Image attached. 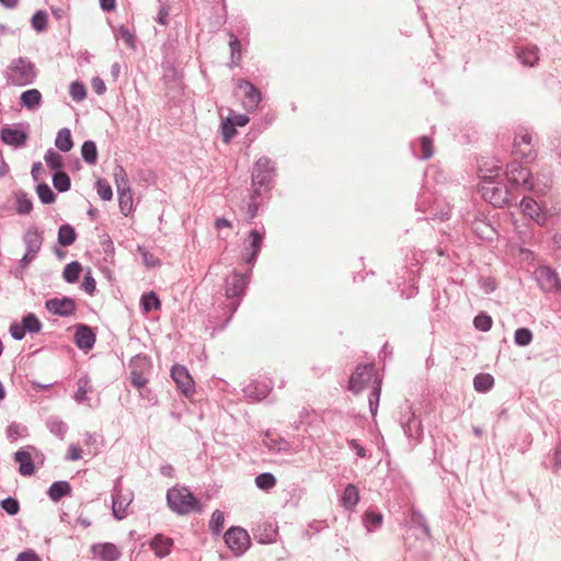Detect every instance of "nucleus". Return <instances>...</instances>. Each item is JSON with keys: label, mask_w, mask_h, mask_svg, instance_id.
<instances>
[{"label": "nucleus", "mask_w": 561, "mask_h": 561, "mask_svg": "<svg viewBox=\"0 0 561 561\" xmlns=\"http://www.w3.org/2000/svg\"><path fill=\"white\" fill-rule=\"evenodd\" d=\"M171 546H172V540L168 537H164L161 534L156 535L150 542L151 549L154 551L156 556L159 558L167 557L170 553Z\"/></svg>", "instance_id": "bb28decb"}, {"label": "nucleus", "mask_w": 561, "mask_h": 561, "mask_svg": "<svg viewBox=\"0 0 561 561\" xmlns=\"http://www.w3.org/2000/svg\"><path fill=\"white\" fill-rule=\"evenodd\" d=\"M69 93L72 100L80 102L87 96V89L82 82L75 81L70 84Z\"/></svg>", "instance_id": "864d4df0"}, {"label": "nucleus", "mask_w": 561, "mask_h": 561, "mask_svg": "<svg viewBox=\"0 0 561 561\" xmlns=\"http://www.w3.org/2000/svg\"><path fill=\"white\" fill-rule=\"evenodd\" d=\"M78 389L75 393V400L78 403H83L88 400V392L91 391L90 378L88 376H82L78 379Z\"/></svg>", "instance_id": "c9c22d12"}, {"label": "nucleus", "mask_w": 561, "mask_h": 561, "mask_svg": "<svg viewBox=\"0 0 561 561\" xmlns=\"http://www.w3.org/2000/svg\"><path fill=\"white\" fill-rule=\"evenodd\" d=\"M171 377L184 396L190 397L195 392V382L185 366L180 364L173 365Z\"/></svg>", "instance_id": "dca6fc26"}, {"label": "nucleus", "mask_w": 561, "mask_h": 561, "mask_svg": "<svg viewBox=\"0 0 561 561\" xmlns=\"http://www.w3.org/2000/svg\"><path fill=\"white\" fill-rule=\"evenodd\" d=\"M21 323L28 333H38L43 327L39 319L32 312L25 314Z\"/></svg>", "instance_id": "a19ab883"}, {"label": "nucleus", "mask_w": 561, "mask_h": 561, "mask_svg": "<svg viewBox=\"0 0 561 561\" xmlns=\"http://www.w3.org/2000/svg\"><path fill=\"white\" fill-rule=\"evenodd\" d=\"M119 37L131 48H135V36L124 25H122L118 30Z\"/></svg>", "instance_id": "680f3d73"}, {"label": "nucleus", "mask_w": 561, "mask_h": 561, "mask_svg": "<svg viewBox=\"0 0 561 561\" xmlns=\"http://www.w3.org/2000/svg\"><path fill=\"white\" fill-rule=\"evenodd\" d=\"M36 193L43 204H51L55 202L56 195L50 186L46 183H39L36 186Z\"/></svg>", "instance_id": "49530a36"}, {"label": "nucleus", "mask_w": 561, "mask_h": 561, "mask_svg": "<svg viewBox=\"0 0 561 561\" xmlns=\"http://www.w3.org/2000/svg\"><path fill=\"white\" fill-rule=\"evenodd\" d=\"M77 239L76 230L72 226L65 224L58 229V243L62 247H69L73 244Z\"/></svg>", "instance_id": "7c9ffc66"}, {"label": "nucleus", "mask_w": 561, "mask_h": 561, "mask_svg": "<svg viewBox=\"0 0 561 561\" xmlns=\"http://www.w3.org/2000/svg\"><path fill=\"white\" fill-rule=\"evenodd\" d=\"M270 392V388L266 385H249L245 389V393L256 400L264 399Z\"/></svg>", "instance_id": "603ef678"}, {"label": "nucleus", "mask_w": 561, "mask_h": 561, "mask_svg": "<svg viewBox=\"0 0 561 561\" xmlns=\"http://www.w3.org/2000/svg\"><path fill=\"white\" fill-rule=\"evenodd\" d=\"M416 207L420 211L425 214L426 220L439 219L444 221L450 217V208L448 206L440 207L438 199L433 197L428 192H423L419 196Z\"/></svg>", "instance_id": "0eeeda50"}, {"label": "nucleus", "mask_w": 561, "mask_h": 561, "mask_svg": "<svg viewBox=\"0 0 561 561\" xmlns=\"http://www.w3.org/2000/svg\"><path fill=\"white\" fill-rule=\"evenodd\" d=\"M115 184L118 191H127L130 190L129 181L127 178V173L123 167L117 165L114 171Z\"/></svg>", "instance_id": "de8ad7c7"}, {"label": "nucleus", "mask_w": 561, "mask_h": 561, "mask_svg": "<svg viewBox=\"0 0 561 561\" xmlns=\"http://www.w3.org/2000/svg\"><path fill=\"white\" fill-rule=\"evenodd\" d=\"M82 288L85 293L92 295L96 288L95 279L91 275H87L82 282Z\"/></svg>", "instance_id": "0e129e2a"}, {"label": "nucleus", "mask_w": 561, "mask_h": 561, "mask_svg": "<svg viewBox=\"0 0 561 561\" xmlns=\"http://www.w3.org/2000/svg\"><path fill=\"white\" fill-rule=\"evenodd\" d=\"M55 145L62 152H68L71 150V148L73 146V141H72L71 131L69 128H66V127L61 128L57 133Z\"/></svg>", "instance_id": "2f4dec72"}, {"label": "nucleus", "mask_w": 561, "mask_h": 561, "mask_svg": "<svg viewBox=\"0 0 561 561\" xmlns=\"http://www.w3.org/2000/svg\"><path fill=\"white\" fill-rule=\"evenodd\" d=\"M81 457H82L81 449L77 445L71 444L68 448L66 459L70 460V461H76V460L81 459Z\"/></svg>", "instance_id": "69168bd1"}, {"label": "nucleus", "mask_w": 561, "mask_h": 561, "mask_svg": "<svg viewBox=\"0 0 561 561\" xmlns=\"http://www.w3.org/2000/svg\"><path fill=\"white\" fill-rule=\"evenodd\" d=\"M225 523V516L224 513L219 510H216L213 515L209 523L210 529L214 531V534H219L224 528Z\"/></svg>", "instance_id": "4d7b16f0"}, {"label": "nucleus", "mask_w": 561, "mask_h": 561, "mask_svg": "<svg viewBox=\"0 0 561 561\" xmlns=\"http://www.w3.org/2000/svg\"><path fill=\"white\" fill-rule=\"evenodd\" d=\"M140 305L145 312L159 310L161 308V301L154 291L144 294L140 298Z\"/></svg>", "instance_id": "72a5a7b5"}, {"label": "nucleus", "mask_w": 561, "mask_h": 561, "mask_svg": "<svg viewBox=\"0 0 561 561\" xmlns=\"http://www.w3.org/2000/svg\"><path fill=\"white\" fill-rule=\"evenodd\" d=\"M363 522L368 531H374L381 526L382 515L380 513L366 512Z\"/></svg>", "instance_id": "a18cd8bd"}, {"label": "nucleus", "mask_w": 561, "mask_h": 561, "mask_svg": "<svg viewBox=\"0 0 561 561\" xmlns=\"http://www.w3.org/2000/svg\"><path fill=\"white\" fill-rule=\"evenodd\" d=\"M76 345L83 351H89L94 346L95 334L90 327L78 324L75 333Z\"/></svg>", "instance_id": "aec40b11"}, {"label": "nucleus", "mask_w": 561, "mask_h": 561, "mask_svg": "<svg viewBox=\"0 0 561 561\" xmlns=\"http://www.w3.org/2000/svg\"><path fill=\"white\" fill-rule=\"evenodd\" d=\"M81 271V264L77 261H73L65 266L62 272L64 279L70 284L76 283L80 276Z\"/></svg>", "instance_id": "58836bf2"}, {"label": "nucleus", "mask_w": 561, "mask_h": 561, "mask_svg": "<svg viewBox=\"0 0 561 561\" xmlns=\"http://www.w3.org/2000/svg\"><path fill=\"white\" fill-rule=\"evenodd\" d=\"M513 153L526 161H533L536 158L535 144L533 142V135L528 130H524L514 138Z\"/></svg>", "instance_id": "ddd939ff"}, {"label": "nucleus", "mask_w": 561, "mask_h": 561, "mask_svg": "<svg viewBox=\"0 0 561 561\" xmlns=\"http://www.w3.org/2000/svg\"><path fill=\"white\" fill-rule=\"evenodd\" d=\"M46 426L51 434L60 439H64L66 433L68 432L67 424L57 416L48 417L46 421Z\"/></svg>", "instance_id": "473e14b6"}, {"label": "nucleus", "mask_w": 561, "mask_h": 561, "mask_svg": "<svg viewBox=\"0 0 561 561\" xmlns=\"http://www.w3.org/2000/svg\"><path fill=\"white\" fill-rule=\"evenodd\" d=\"M130 383L141 389L148 383V379L145 376V371L150 368V362L146 355H137L133 357L130 362Z\"/></svg>", "instance_id": "2eb2a0df"}, {"label": "nucleus", "mask_w": 561, "mask_h": 561, "mask_svg": "<svg viewBox=\"0 0 561 561\" xmlns=\"http://www.w3.org/2000/svg\"><path fill=\"white\" fill-rule=\"evenodd\" d=\"M167 502L171 511L179 515H187L194 511H201L198 500L185 486H173L167 492Z\"/></svg>", "instance_id": "7ed1b4c3"}, {"label": "nucleus", "mask_w": 561, "mask_h": 561, "mask_svg": "<svg viewBox=\"0 0 561 561\" xmlns=\"http://www.w3.org/2000/svg\"><path fill=\"white\" fill-rule=\"evenodd\" d=\"M21 105L27 110H35L42 103V93L37 89H31L22 92L20 96Z\"/></svg>", "instance_id": "c756f323"}, {"label": "nucleus", "mask_w": 561, "mask_h": 561, "mask_svg": "<svg viewBox=\"0 0 561 561\" xmlns=\"http://www.w3.org/2000/svg\"><path fill=\"white\" fill-rule=\"evenodd\" d=\"M35 65L25 57H19L11 61L7 71V80L10 84L24 87L32 84L36 79Z\"/></svg>", "instance_id": "20e7f679"}, {"label": "nucleus", "mask_w": 561, "mask_h": 561, "mask_svg": "<svg viewBox=\"0 0 561 561\" xmlns=\"http://www.w3.org/2000/svg\"><path fill=\"white\" fill-rule=\"evenodd\" d=\"M91 551L102 561H117L121 557L118 548L111 542L94 543L91 547Z\"/></svg>", "instance_id": "412c9836"}, {"label": "nucleus", "mask_w": 561, "mask_h": 561, "mask_svg": "<svg viewBox=\"0 0 561 561\" xmlns=\"http://www.w3.org/2000/svg\"><path fill=\"white\" fill-rule=\"evenodd\" d=\"M45 162L47 167L55 172H61L64 168L62 157L53 149H48L45 153Z\"/></svg>", "instance_id": "e433bc0d"}, {"label": "nucleus", "mask_w": 561, "mask_h": 561, "mask_svg": "<svg viewBox=\"0 0 561 561\" xmlns=\"http://www.w3.org/2000/svg\"><path fill=\"white\" fill-rule=\"evenodd\" d=\"M15 561H41V559L33 550H26L21 552Z\"/></svg>", "instance_id": "338daca9"}, {"label": "nucleus", "mask_w": 561, "mask_h": 561, "mask_svg": "<svg viewBox=\"0 0 561 561\" xmlns=\"http://www.w3.org/2000/svg\"><path fill=\"white\" fill-rule=\"evenodd\" d=\"M133 499L134 493L130 490H123L118 483L115 484L112 494V511L115 518L121 520L126 517L127 508Z\"/></svg>", "instance_id": "f8f14e48"}, {"label": "nucleus", "mask_w": 561, "mask_h": 561, "mask_svg": "<svg viewBox=\"0 0 561 561\" xmlns=\"http://www.w3.org/2000/svg\"><path fill=\"white\" fill-rule=\"evenodd\" d=\"M1 508L5 511L9 515L14 516L20 511V503L14 497H5L0 502Z\"/></svg>", "instance_id": "6e6d98bb"}, {"label": "nucleus", "mask_w": 561, "mask_h": 561, "mask_svg": "<svg viewBox=\"0 0 561 561\" xmlns=\"http://www.w3.org/2000/svg\"><path fill=\"white\" fill-rule=\"evenodd\" d=\"M419 147H420V152L416 151V144L415 142L411 144V149L415 157L423 159V160H427L433 156V153H434L433 140L430 137H427V136L421 137L419 139Z\"/></svg>", "instance_id": "c85d7f7f"}, {"label": "nucleus", "mask_w": 561, "mask_h": 561, "mask_svg": "<svg viewBox=\"0 0 561 561\" xmlns=\"http://www.w3.org/2000/svg\"><path fill=\"white\" fill-rule=\"evenodd\" d=\"M229 46L231 50V59L234 62L236 60H239L241 57L240 48L241 44L237 36L233 34L230 35Z\"/></svg>", "instance_id": "052dcab7"}, {"label": "nucleus", "mask_w": 561, "mask_h": 561, "mask_svg": "<svg viewBox=\"0 0 561 561\" xmlns=\"http://www.w3.org/2000/svg\"><path fill=\"white\" fill-rule=\"evenodd\" d=\"M237 87L243 91V94L245 98L244 107L248 111L255 110L262 100L260 90L255 85H253L251 82H249L244 79H239L237 81Z\"/></svg>", "instance_id": "6ab92c4d"}, {"label": "nucleus", "mask_w": 561, "mask_h": 561, "mask_svg": "<svg viewBox=\"0 0 561 561\" xmlns=\"http://www.w3.org/2000/svg\"><path fill=\"white\" fill-rule=\"evenodd\" d=\"M359 502V491L354 484H347L341 497V504L346 510H354Z\"/></svg>", "instance_id": "cd10ccee"}, {"label": "nucleus", "mask_w": 561, "mask_h": 561, "mask_svg": "<svg viewBox=\"0 0 561 561\" xmlns=\"http://www.w3.org/2000/svg\"><path fill=\"white\" fill-rule=\"evenodd\" d=\"M506 178L513 185L522 186L526 191H535L536 185L529 169L520 165L517 161H512L506 165Z\"/></svg>", "instance_id": "1a4fd4ad"}, {"label": "nucleus", "mask_w": 561, "mask_h": 561, "mask_svg": "<svg viewBox=\"0 0 561 561\" xmlns=\"http://www.w3.org/2000/svg\"><path fill=\"white\" fill-rule=\"evenodd\" d=\"M0 138L7 145L20 148L25 146L27 140V134L23 130L15 129L12 127H3L1 129Z\"/></svg>", "instance_id": "4be33fe9"}, {"label": "nucleus", "mask_w": 561, "mask_h": 561, "mask_svg": "<svg viewBox=\"0 0 561 561\" xmlns=\"http://www.w3.org/2000/svg\"><path fill=\"white\" fill-rule=\"evenodd\" d=\"M536 277L545 291H558L561 289V282L558 274L550 267L542 266L536 271Z\"/></svg>", "instance_id": "a211bd4d"}, {"label": "nucleus", "mask_w": 561, "mask_h": 561, "mask_svg": "<svg viewBox=\"0 0 561 561\" xmlns=\"http://www.w3.org/2000/svg\"><path fill=\"white\" fill-rule=\"evenodd\" d=\"M492 323H493L492 318L485 312L479 313L473 319L474 328L482 332L490 331L492 328Z\"/></svg>", "instance_id": "8fccbe9b"}, {"label": "nucleus", "mask_w": 561, "mask_h": 561, "mask_svg": "<svg viewBox=\"0 0 561 561\" xmlns=\"http://www.w3.org/2000/svg\"><path fill=\"white\" fill-rule=\"evenodd\" d=\"M400 424L404 435L412 445L421 443L423 437V426L421 421L415 417L412 407L407 405L401 412Z\"/></svg>", "instance_id": "6e6552de"}, {"label": "nucleus", "mask_w": 561, "mask_h": 561, "mask_svg": "<svg viewBox=\"0 0 561 561\" xmlns=\"http://www.w3.org/2000/svg\"><path fill=\"white\" fill-rule=\"evenodd\" d=\"M367 388L371 389L368 396V404L371 414L375 416L379 405L381 380L378 379L373 364L358 365L348 381V390L355 394Z\"/></svg>", "instance_id": "f257e3e1"}, {"label": "nucleus", "mask_w": 561, "mask_h": 561, "mask_svg": "<svg viewBox=\"0 0 561 561\" xmlns=\"http://www.w3.org/2000/svg\"><path fill=\"white\" fill-rule=\"evenodd\" d=\"M44 241L43 232L37 227H30L23 234V243L25 245V254L19 261V268L24 271L35 260L42 249Z\"/></svg>", "instance_id": "39448f33"}, {"label": "nucleus", "mask_w": 561, "mask_h": 561, "mask_svg": "<svg viewBox=\"0 0 561 561\" xmlns=\"http://www.w3.org/2000/svg\"><path fill=\"white\" fill-rule=\"evenodd\" d=\"M14 460L19 463L20 474L27 477L34 473L35 467L31 454L25 450H18Z\"/></svg>", "instance_id": "393cba45"}, {"label": "nucleus", "mask_w": 561, "mask_h": 561, "mask_svg": "<svg viewBox=\"0 0 561 561\" xmlns=\"http://www.w3.org/2000/svg\"><path fill=\"white\" fill-rule=\"evenodd\" d=\"M514 341L518 346H527L533 341V333L527 328H519L514 333Z\"/></svg>", "instance_id": "3c124183"}, {"label": "nucleus", "mask_w": 561, "mask_h": 561, "mask_svg": "<svg viewBox=\"0 0 561 561\" xmlns=\"http://www.w3.org/2000/svg\"><path fill=\"white\" fill-rule=\"evenodd\" d=\"M255 485L263 491H270L276 485V478L270 473H260L255 478Z\"/></svg>", "instance_id": "c03bdc74"}, {"label": "nucleus", "mask_w": 561, "mask_h": 561, "mask_svg": "<svg viewBox=\"0 0 561 561\" xmlns=\"http://www.w3.org/2000/svg\"><path fill=\"white\" fill-rule=\"evenodd\" d=\"M9 332H10L11 336L15 341L23 340L25 337V334H26V331H25L23 324L22 323H18V322L11 323V325L9 328Z\"/></svg>", "instance_id": "bf43d9fd"}, {"label": "nucleus", "mask_w": 561, "mask_h": 561, "mask_svg": "<svg viewBox=\"0 0 561 561\" xmlns=\"http://www.w3.org/2000/svg\"><path fill=\"white\" fill-rule=\"evenodd\" d=\"M494 385V378L490 374H479L473 379L474 389L479 392L489 391Z\"/></svg>", "instance_id": "ea45409f"}, {"label": "nucleus", "mask_w": 561, "mask_h": 561, "mask_svg": "<svg viewBox=\"0 0 561 561\" xmlns=\"http://www.w3.org/2000/svg\"><path fill=\"white\" fill-rule=\"evenodd\" d=\"M251 270L248 274H241L233 271L226 277L225 280V293L227 298L242 297L244 295Z\"/></svg>", "instance_id": "4468645a"}, {"label": "nucleus", "mask_w": 561, "mask_h": 561, "mask_svg": "<svg viewBox=\"0 0 561 561\" xmlns=\"http://www.w3.org/2000/svg\"><path fill=\"white\" fill-rule=\"evenodd\" d=\"M45 308L53 314L59 317H69L76 311V302L72 298L69 297L51 298L46 301Z\"/></svg>", "instance_id": "f3484780"}, {"label": "nucleus", "mask_w": 561, "mask_h": 561, "mask_svg": "<svg viewBox=\"0 0 561 561\" xmlns=\"http://www.w3.org/2000/svg\"><path fill=\"white\" fill-rule=\"evenodd\" d=\"M47 494L53 502H59L71 494V485L68 481H56L49 486Z\"/></svg>", "instance_id": "a878e982"}, {"label": "nucleus", "mask_w": 561, "mask_h": 561, "mask_svg": "<svg viewBox=\"0 0 561 561\" xmlns=\"http://www.w3.org/2000/svg\"><path fill=\"white\" fill-rule=\"evenodd\" d=\"M24 428L18 423H11L7 428L8 438L11 440L18 439L22 435Z\"/></svg>", "instance_id": "e2e57ef3"}, {"label": "nucleus", "mask_w": 561, "mask_h": 561, "mask_svg": "<svg viewBox=\"0 0 561 561\" xmlns=\"http://www.w3.org/2000/svg\"><path fill=\"white\" fill-rule=\"evenodd\" d=\"M224 539H225V542L227 543L228 548L237 557L243 554L250 546V536L241 527L229 528L226 531Z\"/></svg>", "instance_id": "9b49d317"}, {"label": "nucleus", "mask_w": 561, "mask_h": 561, "mask_svg": "<svg viewBox=\"0 0 561 561\" xmlns=\"http://www.w3.org/2000/svg\"><path fill=\"white\" fill-rule=\"evenodd\" d=\"M96 192L100 198L103 201H111L113 197L112 187L105 180L100 179L96 181Z\"/></svg>", "instance_id": "5fc2aeb1"}, {"label": "nucleus", "mask_w": 561, "mask_h": 561, "mask_svg": "<svg viewBox=\"0 0 561 561\" xmlns=\"http://www.w3.org/2000/svg\"><path fill=\"white\" fill-rule=\"evenodd\" d=\"M118 206L121 213L128 216L133 210V194L131 190L118 191Z\"/></svg>", "instance_id": "4c0bfd02"}, {"label": "nucleus", "mask_w": 561, "mask_h": 561, "mask_svg": "<svg viewBox=\"0 0 561 561\" xmlns=\"http://www.w3.org/2000/svg\"><path fill=\"white\" fill-rule=\"evenodd\" d=\"M15 209H16L18 214H20V215H27L32 211L33 203L26 193L20 192L16 195Z\"/></svg>", "instance_id": "37998d69"}, {"label": "nucleus", "mask_w": 561, "mask_h": 561, "mask_svg": "<svg viewBox=\"0 0 561 561\" xmlns=\"http://www.w3.org/2000/svg\"><path fill=\"white\" fill-rule=\"evenodd\" d=\"M81 154L82 159L88 164H95L98 161V149L95 142L92 140L84 141L81 147Z\"/></svg>", "instance_id": "f704fd0d"}, {"label": "nucleus", "mask_w": 561, "mask_h": 561, "mask_svg": "<svg viewBox=\"0 0 561 561\" xmlns=\"http://www.w3.org/2000/svg\"><path fill=\"white\" fill-rule=\"evenodd\" d=\"M236 134V126L230 122V118L221 123V135L225 142H229Z\"/></svg>", "instance_id": "13d9d810"}, {"label": "nucleus", "mask_w": 561, "mask_h": 561, "mask_svg": "<svg viewBox=\"0 0 561 561\" xmlns=\"http://www.w3.org/2000/svg\"><path fill=\"white\" fill-rule=\"evenodd\" d=\"M520 207L524 215L529 216L538 224H542L545 221V216L542 215L540 207L534 198L524 197L520 202Z\"/></svg>", "instance_id": "b1692460"}, {"label": "nucleus", "mask_w": 561, "mask_h": 561, "mask_svg": "<svg viewBox=\"0 0 561 561\" xmlns=\"http://www.w3.org/2000/svg\"><path fill=\"white\" fill-rule=\"evenodd\" d=\"M48 15L45 11L35 12L31 19V25L36 32H43L47 28Z\"/></svg>", "instance_id": "09e8293b"}, {"label": "nucleus", "mask_w": 561, "mask_h": 561, "mask_svg": "<svg viewBox=\"0 0 561 561\" xmlns=\"http://www.w3.org/2000/svg\"><path fill=\"white\" fill-rule=\"evenodd\" d=\"M53 184L58 192L64 193L70 188L71 181L66 172H55L53 175Z\"/></svg>", "instance_id": "79ce46f5"}, {"label": "nucleus", "mask_w": 561, "mask_h": 561, "mask_svg": "<svg viewBox=\"0 0 561 561\" xmlns=\"http://www.w3.org/2000/svg\"><path fill=\"white\" fill-rule=\"evenodd\" d=\"M264 237L265 229L263 227L261 229H252L249 232L248 239L243 248V261L251 267L254 266L256 259L261 252Z\"/></svg>", "instance_id": "9d476101"}, {"label": "nucleus", "mask_w": 561, "mask_h": 561, "mask_svg": "<svg viewBox=\"0 0 561 561\" xmlns=\"http://www.w3.org/2000/svg\"><path fill=\"white\" fill-rule=\"evenodd\" d=\"M516 56L524 66L534 67L539 60V48L536 45L517 47Z\"/></svg>", "instance_id": "5701e85b"}, {"label": "nucleus", "mask_w": 561, "mask_h": 561, "mask_svg": "<svg viewBox=\"0 0 561 561\" xmlns=\"http://www.w3.org/2000/svg\"><path fill=\"white\" fill-rule=\"evenodd\" d=\"M92 88L95 91V93L99 95L104 94L106 91L104 81L99 77H95L92 79Z\"/></svg>", "instance_id": "774afa93"}, {"label": "nucleus", "mask_w": 561, "mask_h": 561, "mask_svg": "<svg viewBox=\"0 0 561 561\" xmlns=\"http://www.w3.org/2000/svg\"><path fill=\"white\" fill-rule=\"evenodd\" d=\"M275 173L274 163L266 157L260 158L252 170V185L254 194L261 195V190H268Z\"/></svg>", "instance_id": "423d86ee"}, {"label": "nucleus", "mask_w": 561, "mask_h": 561, "mask_svg": "<svg viewBox=\"0 0 561 561\" xmlns=\"http://www.w3.org/2000/svg\"><path fill=\"white\" fill-rule=\"evenodd\" d=\"M500 165H494L491 169L479 170V192L481 196L492 204L494 207H503L510 202V193L507 187L502 182H496L495 179L500 176Z\"/></svg>", "instance_id": "f03ea898"}]
</instances>
